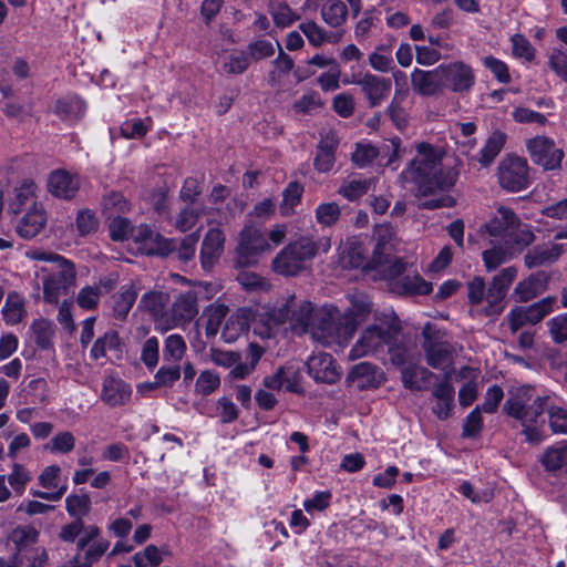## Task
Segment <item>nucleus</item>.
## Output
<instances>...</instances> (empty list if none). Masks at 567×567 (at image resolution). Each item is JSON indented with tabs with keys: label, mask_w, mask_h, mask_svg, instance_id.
Returning <instances> with one entry per match:
<instances>
[{
	"label": "nucleus",
	"mask_w": 567,
	"mask_h": 567,
	"mask_svg": "<svg viewBox=\"0 0 567 567\" xmlns=\"http://www.w3.org/2000/svg\"><path fill=\"white\" fill-rule=\"evenodd\" d=\"M48 187L55 197L71 199L80 188V179L65 171H56L50 175Z\"/></svg>",
	"instance_id": "obj_25"
},
{
	"label": "nucleus",
	"mask_w": 567,
	"mask_h": 567,
	"mask_svg": "<svg viewBox=\"0 0 567 567\" xmlns=\"http://www.w3.org/2000/svg\"><path fill=\"white\" fill-rule=\"evenodd\" d=\"M107 352H121L120 337L116 331H107L102 337L97 338L92 346L91 357L94 360L105 358Z\"/></svg>",
	"instance_id": "obj_37"
},
{
	"label": "nucleus",
	"mask_w": 567,
	"mask_h": 567,
	"mask_svg": "<svg viewBox=\"0 0 567 567\" xmlns=\"http://www.w3.org/2000/svg\"><path fill=\"white\" fill-rule=\"evenodd\" d=\"M519 223L518 216L508 207L499 206L493 218L485 224L486 231L494 237L506 238Z\"/></svg>",
	"instance_id": "obj_27"
},
{
	"label": "nucleus",
	"mask_w": 567,
	"mask_h": 567,
	"mask_svg": "<svg viewBox=\"0 0 567 567\" xmlns=\"http://www.w3.org/2000/svg\"><path fill=\"white\" fill-rule=\"evenodd\" d=\"M338 145L339 140L334 132H329L321 136L313 162L318 172L328 173L332 169L336 162L334 153Z\"/></svg>",
	"instance_id": "obj_24"
},
{
	"label": "nucleus",
	"mask_w": 567,
	"mask_h": 567,
	"mask_svg": "<svg viewBox=\"0 0 567 567\" xmlns=\"http://www.w3.org/2000/svg\"><path fill=\"white\" fill-rule=\"evenodd\" d=\"M107 547V542L96 543L85 551L83 558H81L79 555L74 556L73 559L69 561V566L66 567H91L92 564L106 551Z\"/></svg>",
	"instance_id": "obj_48"
},
{
	"label": "nucleus",
	"mask_w": 567,
	"mask_h": 567,
	"mask_svg": "<svg viewBox=\"0 0 567 567\" xmlns=\"http://www.w3.org/2000/svg\"><path fill=\"white\" fill-rule=\"evenodd\" d=\"M535 238V234L533 233L530 226L523 225L519 221L518 225L508 233L505 239L507 243H511L519 248H525L532 245Z\"/></svg>",
	"instance_id": "obj_52"
},
{
	"label": "nucleus",
	"mask_w": 567,
	"mask_h": 567,
	"mask_svg": "<svg viewBox=\"0 0 567 567\" xmlns=\"http://www.w3.org/2000/svg\"><path fill=\"white\" fill-rule=\"evenodd\" d=\"M318 251L317 241L309 237H301L277 254L272 260V269L281 276H296L305 269L306 262L315 258Z\"/></svg>",
	"instance_id": "obj_5"
},
{
	"label": "nucleus",
	"mask_w": 567,
	"mask_h": 567,
	"mask_svg": "<svg viewBox=\"0 0 567 567\" xmlns=\"http://www.w3.org/2000/svg\"><path fill=\"white\" fill-rule=\"evenodd\" d=\"M399 293L403 295H429L432 292V284L424 280L419 275L405 276L399 279L393 287Z\"/></svg>",
	"instance_id": "obj_36"
},
{
	"label": "nucleus",
	"mask_w": 567,
	"mask_h": 567,
	"mask_svg": "<svg viewBox=\"0 0 567 567\" xmlns=\"http://www.w3.org/2000/svg\"><path fill=\"white\" fill-rule=\"evenodd\" d=\"M272 249L264 233L250 225L244 227L236 248L235 266L246 268L258 262L259 257Z\"/></svg>",
	"instance_id": "obj_6"
},
{
	"label": "nucleus",
	"mask_w": 567,
	"mask_h": 567,
	"mask_svg": "<svg viewBox=\"0 0 567 567\" xmlns=\"http://www.w3.org/2000/svg\"><path fill=\"white\" fill-rule=\"evenodd\" d=\"M76 229L81 236L93 234L99 228V219L96 215L90 209H83L76 216Z\"/></svg>",
	"instance_id": "obj_62"
},
{
	"label": "nucleus",
	"mask_w": 567,
	"mask_h": 567,
	"mask_svg": "<svg viewBox=\"0 0 567 567\" xmlns=\"http://www.w3.org/2000/svg\"><path fill=\"white\" fill-rule=\"evenodd\" d=\"M29 204L35 205L33 184H24L16 189V196L10 204V210L17 215Z\"/></svg>",
	"instance_id": "obj_57"
},
{
	"label": "nucleus",
	"mask_w": 567,
	"mask_h": 567,
	"mask_svg": "<svg viewBox=\"0 0 567 567\" xmlns=\"http://www.w3.org/2000/svg\"><path fill=\"white\" fill-rule=\"evenodd\" d=\"M372 311V303L370 298L362 293L355 292L350 296V307L342 315L343 331L346 334L352 336L357 326L365 320L368 315Z\"/></svg>",
	"instance_id": "obj_18"
},
{
	"label": "nucleus",
	"mask_w": 567,
	"mask_h": 567,
	"mask_svg": "<svg viewBox=\"0 0 567 567\" xmlns=\"http://www.w3.org/2000/svg\"><path fill=\"white\" fill-rule=\"evenodd\" d=\"M548 332L555 343L567 342V312L557 315L547 321Z\"/></svg>",
	"instance_id": "obj_56"
},
{
	"label": "nucleus",
	"mask_w": 567,
	"mask_h": 567,
	"mask_svg": "<svg viewBox=\"0 0 567 567\" xmlns=\"http://www.w3.org/2000/svg\"><path fill=\"white\" fill-rule=\"evenodd\" d=\"M563 251V246L558 244L537 245L526 252L524 264L528 269L551 265L559 259Z\"/></svg>",
	"instance_id": "obj_22"
},
{
	"label": "nucleus",
	"mask_w": 567,
	"mask_h": 567,
	"mask_svg": "<svg viewBox=\"0 0 567 567\" xmlns=\"http://www.w3.org/2000/svg\"><path fill=\"white\" fill-rule=\"evenodd\" d=\"M372 183H373L372 178L351 179V181L344 182L340 186L338 193L349 200H357L369 192Z\"/></svg>",
	"instance_id": "obj_45"
},
{
	"label": "nucleus",
	"mask_w": 567,
	"mask_h": 567,
	"mask_svg": "<svg viewBox=\"0 0 567 567\" xmlns=\"http://www.w3.org/2000/svg\"><path fill=\"white\" fill-rule=\"evenodd\" d=\"M225 235L219 228H210L206 233L200 247L202 267L209 271L219 260L224 251Z\"/></svg>",
	"instance_id": "obj_20"
},
{
	"label": "nucleus",
	"mask_w": 567,
	"mask_h": 567,
	"mask_svg": "<svg viewBox=\"0 0 567 567\" xmlns=\"http://www.w3.org/2000/svg\"><path fill=\"white\" fill-rule=\"evenodd\" d=\"M454 394V388L447 378L434 386L432 395L435 399V403L432 406V412L437 419L446 420L452 415Z\"/></svg>",
	"instance_id": "obj_28"
},
{
	"label": "nucleus",
	"mask_w": 567,
	"mask_h": 567,
	"mask_svg": "<svg viewBox=\"0 0 567 567\" xmlns=\"http://www.w3.org/2000/svg\"><path fill=\"white\" fill-rule=\"evenodd\" d=\"M360 85L361 91L368 99L370 107L380 105L391 92V80L367 73L361 79L353 81Z\"/></svg>",
	"instance_id": "obj_19"
},
{
	"label": "nucleus",
	"mask_w": 567,
	"mask_h": 567,
	"mask_svg": "<svg viewBox=\"0 0 567 567\" xmlns=\"http://www.w3.org/2000/svg\"><path fill=\"white\" fill-rule=\"evenodd\" d=\"M169 295L163 291H148L140 300L138 307L148 312L158 330L166 331V318L168 317L167 306Z\"/></svg>",
	"instance_id": "obj_17"
},
{
	"label": "nucleus",
	"mask_w": 567,
	"mask_h": 567,
	"mask_svg": "<svg viewBox=\"0 0 567 567\" xmlns=\"http://www.w3.org/2000/svg\"><path fill=\"white\" fill-rule=\"evenodd\" d=\"M343 318L340 311L333 306H323L315 310L309 332L312 338L327 343L333 338H348L343 331Z\"/></svg>",
	"instance_id": "obj_7"
},
{
	"label": "nucleus",
	"mask_w": 567,
	"mask_h": 567,
	"mask_svg": "<svg viewBox=\"0 0 567 567\" xmlns=\"http://www.w3.org/2000/svg\"><path fill=\"white\" fill-rule=\"evenodd\" d=\"M289 317V305L250 315L252 329L262 339L272 337V329L285 323Z\"/></svg>",
	"instance_id": "obj_16"
},
{
	"label": "nucleus",
	"mask_w": 567,
	"mask_h": 567,
	"mask_svg": "<svg viewBox=\"0 0 567 567\" xmlns=\"http://www.w3.org/2000/svg\"><path fill=\"white\" fill-rule=\"evenodd\" d=\"M550 275L546 271H536L517 282L512 297L516 302H528L547 291Z\"/></svg>",
	"instance_id": "obj_14"
},
{
	"label": "nucleus",
	"mask_w": 567,
	"mask_h": 567,
	"mask_svg": "<svg viewBox=\"0 0 567 567\" xmlns=\"http://www.w3.org/2000/svg\"><path fill=\"white\" fill-rule=\"evenodd\" d=\"M540 461L547 472L556 473L567 464V449L549 447L544 452Z\"/></svg>",
	"instance_id": "obj_44"
},
{
	"label": "nucleus",
	"mask_w": 567,
	"mask_h": 567,
	"mask_svg": "<svg viewBox=\"0 0 567 567\" xmlns=\"http://www.w3.org/2000/svg\"><path fill=\"white\" fill-rule=\"evenodd\" d=\"M508 327L513 333L525 326H532V320L527 306H516L506 316Z\"/></svg>",
	"instance_id": "obj_61"
},
{
	"label": "nucleus",
	"mask_w": 567,
	"mask_h": 567,
	"mask_svg": "<svg viewBox=\"0 0 567 567\" xmlns=\"http://www.w3.org/2000/svg\"><path fill=\"white\" fill-rule=\"evenodd\" d=\"M506 138L507 136L505 133L501 131L493 132L492 135L487 138L483 148L481 150L480 155L477 157V162L482 166L491 165L496 158V156L503 150Z\"/></svg>",
	"instance_id": "obj_35"
},
{
	"label": "nucleus",
	"mask_w": 567,
	"mask_h": 567,
	"mask_svg": "<svg viewBox=\"0 0 567 567\" xmlns=\"http://www.w3.org/2000/svg\"><path fill=\"white\" fill-rule=\"evenodd\" d=\"M53 111L62 121H78L85 112V103L76 95H65L56 100Z\"/></svg>",
	"instance_id": "obj_33"
},
{
	"label": "nucleus",
	"mask_w": 567,
	"mask_h": 567,
	"mask_svg": "<svg viewBox=\"0 0 567 567\" xmlns=\"http://www.w3.org/2000/svg\"><path fill=\"white\" fill-rule=\"evenodd\" d=\"M527 152L532 162L545 171L559 169L564 151L556 146L554 140L547 136H535L526 141Z\"/></svg>",
	"instance_id": "obj_9"
},
{
	"label": "nucleus",
	"mask_w": 567,
	"mask_h": 567,
	"mask_svg": "<svg viewBox=\"0 0 567 567\" xmlns=\"http://www.w3.org/2000/svg\"><path fill=\"white\" fill-rule=\"evenodd\" d=\"M444 90L449 89L456 93L468 92L475 83V75L472 68L462 61L441 64Z\"/></svg>",
	"instance_id": "obj_12"
},
{
	"label": "nucleus",
	"mask_w": 567,
	"mask_h": 567,
	"mask_svg": "<svg viewBox=\"0 0 567 567\" xmlns=\"http://www.w3.org/2000/svg\"><path fill=\"white\" fill-rule=\"evenodd\" d=\"M132 395L131 386L123 380L106 377L103 380L101 400L109 406L115 408L126 404Z\"/></svg>",
	"instance_id": "obj_21"
},
{
	"label": "nucleus",
	"mask_w": 567,
	"mask_h": 567,
	"mask_svg": "<svg viewBox=\"0 0 567 567\" xmlns=\"http://www.w3.org/2000/svg\"><path fill=\"white\" fill-rule=\"evenodd\" d=\"M408 93L409 91L406 89L396 90L390 105L386 109L388 116L400 130L406 127L408 125V113L402 106L408 96Z\"/></svg>",
	"instance_id": "obj_38"
},
{
	"label": "nucleus",
	"mask_w": 567,
	"mask_h": 567,
	"mask_svg": "<svg viewBox=\"0 0 567 567\" xmlns=\"http://www.w3.org/2000/svg\"><path fill=\"white\" fill-rule=\"evenodd\" d=\"M74 446V435L69 431H64L54 435L50 443L45 445V449L50 450L52 453L68 454L73 451Z\"/></svg>",
	"instance_id": "obj_58"
},
{
	"label": "nucleus",
	"mask_w": 567,
	"mask_h": 567,
	"mask_svg": "<svg viewBox=\"0 0 567 567\" xmlns=\"http://www.w3.org/2000/svg\"><path fill=\"white\" fill-rule=\"evenodd\" d=\"M186 349V342L181 334H171L165 339L163 358L166 362L178 364Z\"/></svg>",
	"instance_id": "obj_40"
},
{
	"label": "nucleus",
	"mask_w": 567,
	"mask_h": 567,
	"mask_svg": "<svg viewBox=\"0 0 567 567\" xmlns=\"http://www.w3.org/2000/svg\"><path fill=\"white\" fill-rule=\"evenodd\" d=\"M512 116L515 122L520 124H536L538 126H545L548 123L546 115L523 106L515 107L512 112Z\"/></svg>",
	"instance_id": "obj_54"
},
{
	"label": "nucleus",
	"mask_w": 567,
	"mask_h": 567,
	"mask_svg": "<svg viewBox=\"0 0 567 567\" xmlns=\"http://www.w3.org/2000/svg\"><path fill=\"white\" fill-rule=\"evenodd\" d=\"M303 187L297 183L291 182L288 184L282 193L281 214L289 215L292 208L300 202Z\"/></svg>",
	"instance_id": "obj_60"
},
{
	"label": "nucleus",
	"mask_w": 567,
	"mask_h": 567,
	"mask_svg": "<svg viewBox=\"0 0 567 567\" xmlns=\"http://www.w3.org/2000/svg\"><path fill=\"white\" fill-rule=\"evenodd\" d=\"M151 236L150 246L147 247V255L167 256L173 254L176 249V240L172 238H165L161 234L154 230H146Z\"/></svg>",
	"instance_id": "obj_43"
},
{
	"label": "nucleus",
	"mask_w": 567,
	"mask_h": 567,
	"mask_svg": "<svg viewBox=\"0 0 567 567\" xmlns=\"http://www.w3.org/2000/svg\"><path fill=\"white\" fill-rule=\"evenodd\" d=\"M380 154V151L371 144H358L352 154V161L358 167L370 165Z\"/></svg>",
	"instance_id": "obj_64"
},
{
	"label": "nucleus",
	"mask_w": 567,
	"mask_h": 567,
	"mask_svg": "<svg viewBox=\"0 0 567 567\" xmlns=\"http://www.w3.org/2000/svg\"><path fill=\"white\" fill-rule=\"evenodd\" d=\"M45 213L40 206H32L18 225V233L23 238L35 237L44 227Z\"/></svg>",
	"instance_id": "obj_32"
},
{
	"label": "nucleus",
	"mask_w": 567,
	"mask_h": 567,
	"mask_svg": "<svg viewBox=\"0 0 567 567\" xmlns=\"http://www.w3.org/2000/svg\"><path fill=\"white\" fill-rule=\"evenodd\" d=\"M379 322L368 326L360 338L349 351L350 360H358L363 357H379L384 353L388 344L399 337L401 332V322L399 318L391 313L384 315Z\"/></svg>",
	"instance_id": "obj_3"
},
{
	"label": "nucleus",
	"mask_w": 567,
	"mask_h": 567,
	"mask_svg": "<svg viewBox=\"0 0 567 567\" xmlns=\"http://www.w3.org/2000/svg\"><path fill=\"white\" fill-rule=\"evenodd\" d=\"M181 378L179 364L173 363L172 365H163L155 374V381L146 384L151 390L172 386Z\"/></svg>",
	"instance_id": "obj_47"
},
{
	"label": "nucleus",
	"mask_w": 567,
	"mask_h": 567,
	"mask_svg": "<svg viewBox=\"0 0 567 567\" xmlns=\"http://www.w3.org/2000/svg\"><path fill=\"white\" fill-rule=\"evenodd\" d=\"M517 276L515 267H507L494 276L488 287L482 277H474L467 282V299L473 306L486 302L482 312L486 317L498 316L504 310V299L509 286Z\"/></svg>",
	"instance_id": "obj_2"
},
{
	"label": "nucleus",
	"mask_w": 567,
	"mask_h": 567,
	"mask_svg": "<svg viewBox=\"0 0 567 567\" xmlns=\"http://www.w3.org/2000/svg\"><path fill=\"white\" fill-rule=\"evenodd\" d=\"M557 298L555 296H547L532 305L527 306L529 311L532 326L539 323L545 317L555 311Z\"/></svg>",
	"instance_id": "obj_42"
},
{
	"label": "nucleus",
	"mask_w": 567,
	"mask_h": 567,
	"mask_svg": "<svg viewBox=\"0 0 567 567\" xmlns=\"http://www.w3.org/2000/svg\"><path fill=\"white\" fill-rule=\"evenodd\" d=\"M341 216V209L337 203H323L319 205L316 209V219L317 223L331 227L338 223Z\"/></svg>",
	"instance_id": "obj_49"
},
{
	"label": "nucleus",
	"mask_w": 567,
	"mask_h": 567,
	"mask_svg": "<svg viewBox=\"0 0 567 567\" xmlns=\"http://www.w3.org/2000/svg\"><path fill=\"white\" fill-rule=\"evenodd\" d=\"M250 310L240 309L230 316L223 329L221 337L226 342L236 341L249 328Z\"/></svg>",
	"instance_id": "obj_34"
},
{
	"label": "nucleus",
	"mask_w": 567,
	"mask_h": 567,
	"mask_svg": "<svg viewBox=\"0 0 567 567\" xmlns=\"http://www.w3.org/2000/svg\"><path fill=\"white\" fill-rule=\"evenodd\" d=\"M198 239L199 233L195 231L185 236L179 244L176 241V249L174 251L176 257L184 262L192 260L195 256Z\"/></svg>",
	"instance_id": "obj_53"
},
{
	"label": "nucleus",
	"mask_w": 567,
	"mask_h": 567,
	"mask_svg": "<svg viewBox=\"0 0 567 567\" xmlns=\"http://www.w3.org/2000/svg\"><path fill=\"white\" fill-rule=\"evenodd\" d=\"M137 298V290L133 285L122 286L120 291L112 297V316L118 321H124Z\"/></svg>",
	"instance_id": "obj_30"
},
{
	"label": "nucleus",
	"mask_w": 567,
	"mask_h": 567,
	"mask_svg": "<svg viewBox=\"0 0 567 567\" xmlns=\"http://www.w3.org/2000/svg\"><path fill=\"white\" fill-rule=\"evenodd\" d=\"M308 373L317 381L322 383H334L339 379V373L333 365V359L328 353L312 355L308 360Z\"/></svg>",
	"instance_id": "obj_26"
},
{
	"label": "nucleus",
	"mask_w": 567,
	"mask_h": 567,
	"mask_svg": "<svg viewBox=\"0 0 567 567\" xmlns=\"http://www.w3.org/2000/svg\"><path fill=\"white\" fill-rule=\"evenodd\" d=\"M384 381V372L365 361L353 365L347 375V382L360 391L379 388Z\"/></svg>",
	"instance_id": "obj_13"
},
{
	"label": "nucleus",
	"mask_w": 567,
	"mask_h": 567,
	"mask_svg": "<svg viewBox=\"0 0 567 567\" xmlns=\"http://www.w3.org/2000/svg\"><path fill=\"white\" fill-rule=\"evenodd\" d=\"M25 315L24 301L16 291L9 292L2 308V316L8 324L21 322Z\"/></svg>",
	"instance_id": "obj_39"
},
{
	"label": "nucleus",
	"mask_w": 567,
	"mask_h": 567,
	"mask_svg": "<svg viewBox=\"0 0 567 567\" xmlns=\"http://www.w3.org/2000/svg\"><path fill=\"white\" fill-rule=\"evenodd\" d=\"M547 398L537 396L532 403L525 405L520 411L519 416L514 419L518 420L522 425L527 423H535L537 417L545 411Z\"/></svg>",
	"instance_id": "obj_55"
},
{
	"label": "nucleus",
	"mask_w": 567,
	"mask_h": 567,
	"mask_svg": "<svg viewBox=\"0 0 567 567\" xmlns=\"http://www.w3.org/2000/svg\"><path fill=\"white\" fill-rule=\"evenodd\" d=\"M220 385V378L217 373L206 370L203 371L195 384V391L200 395H209Z\"/></svg>",
	"instance_id": "obj_59"
},
{
	"label": "nucleus",
	"mask_w": 567,
	"mask_h": 567,
	"mask_svg": "<svg viewBox=\"0 0 567 567\" xmlns=\"http://www.w3.org/2000/svg\"><path fill=\"white\" fill-rule=\"evenodd\" d=\"M347 0H321L320 12L323 21L332 27H341L348 19Z\"/></svg>",
	"instance_id": "obj_31"
},
{
	"label": "nucleus",
	"mask_w": 567,
	"mask_h": 567,
	"mask_svg": "<svg viewBox=\"0 0 567 567\" xmlns=\"http://www.w3.org/2000/svg\"><path fill=\"white\" fill-rule=\"evenodd\" d=\"M198 315L197 293L186 291L179 293L172 302L166 318V331L174 328L184 327Z\"/></svg>",
	"instance_id": "obj_11"
},
{
	"label": "nucleus",
	"mask_w": 567,
	"mask_h": 567,
	"mask_svg": "<svg viewBox=\"0 0 567 567\" xmlns=\"http://www.w3.org/2000/svg\"><path fill=\"white\" fill-rule=\"evenodd\" d=\"M65 505L71 516L82 519L91 511V498L87 494H72L66 497Z\"/></svg>",
	"instance_id": "obj_46"
},
{
	"label": "nucleus",
	"mask_w": 567,
	"mask_h": 567,
	"mask_svg": "<svg viewBox=\"0 0 567 567\" xmlns=\"http://www.w3.org/2000/svg\"><path fill=\"white\" fill-rule=\"evenodd\" d=\"M43 286V299L49 303H58L61 296L69 293L76 285V269L73 261L62 258L53 266L41 267L39 270Z\"/></svg>",
	"instance_id": "obj_4"
},
{
	"label": "nucleus",
	"mask_w": 567,
	"mask_h": 567,
	"mask_svg": "<svg viewBox=\"0 0 567 567\" xmlns=\"http://www.w3.org/2000/svg\"><path fill=\"white\" fill-rule=\"evenodd\" d=\"M528 393V389H519L513 393L504 403V412L511 417L519 416L520 411L529 403Z\"/></svg>",
	"instance_id": "obj_51"
},
{
	"label": "nucleus",
	"mask_w": 567,
	"mask_h": 567,
	"mask_svg": "<svg viewBox=\"0 0 567 567\" xmlns=\"http://www.w3.org/2000/svg\"><path fill=\"white\" fill-rule=\"evenodd\" d=\"M289 305V317L291 329L297 333L309 332L311 319L313 316V307L309 301H302L297 306L296 298L290 297L282 306Z\"/></svg>",
	"instance_id": "obj_23"
},
{
	"label": "nucleus",
	"mask_w": 567,
	"mask_h": 567,
	"mask_svg": "<svg viewBox=\"0 0 567 567\" xmlns=\"http://www.w3.org/2000/svg\"><path fill=\"white\" fill-rule=\"evenodd\" d=\"M422 347L426 354L427 364L434 369H445L451 362V346L443 339L440 330L426 323L422 330Z\"/></svg>",
	"instance_id": "obj_10"
},
{
	"label": "nucleus",
	"mask_w": 567,
	"mask_h": 567,
	"mask_svg": "<svg viewBox=\"0 0 567 567\" xmlns=\"http://www.w3.org/2000/svg\"><path fill=\"white\" fill-rule=\"evenodd\" d=\"M440 65L433 70L414 69L411 73V85L422 96H435L444 91Z\"/></svg>",
	"instance_id": "obj_15"
},
{
	"label": "nucleus",
	"mask_w": 567,
	"mask_h": 567,
	"mask_svg": "<svg viewBox=\"0 0 567 567\" xmlns=\"http://www.w3.org/2000/svg\"><path fill=\"white\" fill-rule=\"evenodd\" d=\"M39 532L30 525L17 526L9 535V539L19 550L25 549L37 543Z\"/></svg>",
	"instance_id": "obj_41"
},
{
	"label": "nucleus",
	"mask_w": 567,
	"mask_h": 567,
	"mask_svg": "<svg viewBox=\"0 0 567 567\" xmlns=\"http://www.w3.org/2000/svg\"><path fill=\"white\" fill-rule=\"evenodd\" d=\"M498 182L508 192H519L529 184L528 164L516 155L505 156L498 164Z\"/></svg>",
	"instance_id": "obj_8"
},
{
	"label": "nucleus",
	"mask_w": 567,
	"mask_h": 567,
	"mask_svg": "<svg viewBox=\"0 0 567 567\" xmlns=\"http://www.w3.org/2000/svg\"><path fill=\"white\" fill-rule=\"evenodd\" d=\"M202 214V209L189 204L178 213L175 218L174 226L179 231H187L196 225Z\"/></svg>",
	"instance_id": "obj_50"
},
{
	"label": "nucleus",
	"mask_w": 567,
	"mask_h": 567,
	"mask_svg": "<svg viewBox=\"0 0 567 567\" xmlns=\"http://www.w3.org/2000/svg\"><path fill=\"white\" fill-rule=\"evenodd\" d=\"M417 155L401 173L403 183H413L421 196L436 192H447L456 183L458 171L452 165H443L440 154L430 145L420 143Z\"/></svg>",
	"instance_id": "obj_1"
},
{
	"label": "nucleus",
	"mask_w": 567,
	"mask_h": 567,
	"mask_svg": "<svg viewBox=\"0 0 567 567\" xmlns=\"http://www.w3.org/2000/svg\"><path fill=\"white\" fill-rule=\"evenodd\" d=\"M31 329L34 334L35 343L42 349L49 348L53 334L51 323L48 320L40 319L32 323Z\"/></svg>",
	"instance_id": "obj_63"
},
{
	"label": "nucleus",
	"mask_w": 567,
	"mask_h": 567,
	"mask_svg": "<svg viewBox=\"0 0 567 567\" xmlns=\"http://www.w3.org/2000/svg\"><path fill=\"white\" fill-rule=\"evenodd\" d=\"M336 262L342 269H354L363 266L364 255L362 246L351 240L341 243L338 247Z\"/></svg>",
	"instance_id": "obj_29"
}]
</instances>
